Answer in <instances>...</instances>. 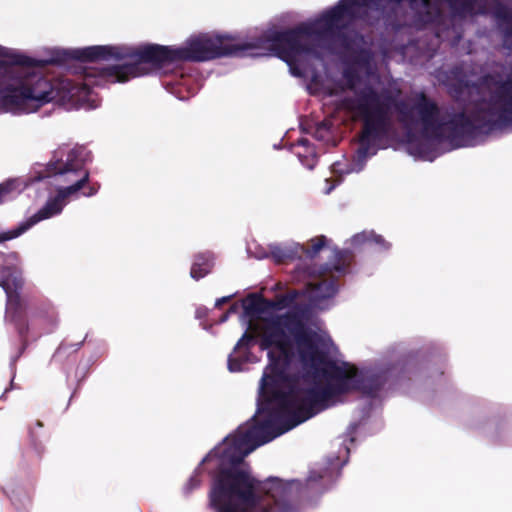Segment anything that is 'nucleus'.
I'll list each match as a JSON object with an SVG mask.
<instances>
[{
	"label": "nucleus",
	"mask_w": 512,
	"mask_h": 512,
	"mask_svg": "<svg viewBox=\"0 0 512 512\" xmlns=\"http://www.w3.org/2000/svg\"><path fill=\"white\" fill-rule=\"evenodd\" d=\"M0 62L13 64L0 82V114L35 113L54 100L72 103L84 99L78 93L88 94L73 87L69 79L50 82L34 67L24 65V57L15 49L0 46Z\"/></svg>",
	"instance_id": "7ed1b4c3"
},
{
	"label": "nucleus",
	"mask_w": 512,
	"mask_h": 512,
	"mask_svg": "<svg viewBox=\"0 0 512 512\" xmlns=\"http://www.w3.org/2000/svg\"><path fill=\"white\" fill-rule=\"evenodd\" d=\"M265 310L228 359L229 370L238 372L250 361L246 349L254 339L267 350L269 363L260 383L257 412L203 460L218 469L210 492L217 512H269V498L278 504L287 495L288 484L279 479L257 482L244 457L334 403L335 396L359 387L356 368L330 358L336 348L325 332L306 331L297 315L276 304L266 305Z\"/></svg>",
	"instance_id": "f257e3e1"
},
{
	"label": "nucleus",
	"mask_w": 512,
	"mask_h": 512,
	"mask_svg": "<svg viewBox=\"0 0 512 512\" xmlns=\"http://www.w3.org/2000/svg\"><path fill=\"white\" fill-rule=\"evenodd\" d=\"M298 148L305 149L304 153H302L301 151H297V155L300 158V161L307 168L312 169L316 165L314 149L309 145L308 141L304 139L299 141Z\"/></svg>",
	"instance_id": "f8f14e48"
},
{
	"label": "nucleus",
	"mask_w": 512,
	"mask_h": 512,
	"mask_svg": "<svg viewBox=\"0 0 512 512\" xmlns=\"http://www.w3.org/2000/svg\"><path fill=\"white\" fill-rule=\"evenodd\" d=\"M333 188H334V185L327 187V188L325 189V193H326V194L330 193V192L332 191V189H333Z\"/></svg>",
	"instance_id": "6ab92c4d"
},
{
	"label": "nucleus",
	"mask_w": 512,
	"mask_h": 512,
	"mask_svg": "<svg viewBox=\"0 0 512 512\" xmlns=\"http://www.w3.org/2000/svg\"><path fill=\"white\" fill-rule=\"evenodd\" d=\"M494 102L505 109L512 107V80L495 84Z\"/></svg>",
	"instance_id": "1a4fd4ad"
},
{
	"label": "nucleus",
	"mask_w": 512,
	"mask_h": 512,
	"mask_svg": "<svg viewBox=\"0 0 512 512\" xmlns=\"http://www.w3.org/2000/svg\"><path fill=\"white\" fill-rule=\"evenodd\" d=\"M357 115L364 120L362 144L367 143L383 130L386 120L384 107L375 98L366 99L358 108Z\"/></svg>",
	"instance_id": "0eeeda50"
},
{
	"label": "nucleus",
	"mask_w": 512,
	"mask_h": 512,
	"mask_svg": "<svg viewBox=\"0 0 512 512\" xmlns=\"http://www.w3.org/2000/svg\"><path fill=\"white\" fill-rule=\"evenodd\" d=\"M249 302H251L252 304H255L257 306V308H262V306H263V303L260 300L256 299L255 297H250L245 302L246 310L251 309Z\"/></svg>",
	"instance_id": "2eb2a0df"
},
{
	"label": "nucleus",
	"mask_w": 512,
	"mask_h": 512,
	"mask_svg": "<svg viewBox=\"0 0 512 512\" xmlns=\"http://www.w3.org/2000/svg\"><path fill=\"white\" fill-rule=\"evenodd\" d=\"M212 257L211 255H198L191 267V277L198 280L208 274L212 268Z\"/></svg>",
	"instance_id": "9b49d317"
},
{
	"label": "nucleus",
	"mask_w": 512,
	"mask_h": 512,
	"mask_svg": "<svg viewBox=\"0 0 512 512\" xmlns=\"http://www.w3.org/2000/svg\"><path fill=\"white\" fill-rule=\"evenodd\" d=\"M52 174L49 184L55 195H50L46 204L34 215L21 222L17 227L0 233V242L18 238L40 221L61 213L67 201L76 197L88 180V172L76 150H60L56 160L50 164Z\"/></svg>",
	"instance_id": "20e7f679"
},
{
	"label": "nucleus",
	"mask_w": 512,
	"mask_h": 512,
	"mask_svg": "<svg viewBox=\"0 0 512 512\" xmlns=\"http://www.w3.org/2000/svg\"><path fill=\"white\" fill-rule=\"evenodd\" d=\"M228 298L224 297V298H221V299H218L216 301V306H219L221 305L222 303H224Z\"/></svg>",
	"instance_id": "a211bd4d"
},
{
	"label": "nucleus",
	"mask_w": 512,
	"mask_h": 512,
	"mask_svg": "<svg viewBox=\"0 0 512 512\" xmlns=\"http://www.w3.org/2000/svg\"><path fill=\"white\" fill-rule=\"evenodd\" d=\"M352 244L359 245L365 242H374L377 245H380L381 247H388L385 244V241L382 239L381 236L375 235L373 232H362L359 234H356L351 239Z\"/></svg>",
	"instance_id": "ddd939ff"
},
{
	"label": "nucleus",
	"mask_w": 512,
	"mask_h": 512,
	"mask_svg": "<svg viewBox=\"0 0 512 512\" xmlns=\"http://www.w3.org/2000/svg\"><path fill=\"white\" fill-rule=\"evenodd\" d=\"M95 192H96L95 190H93V189H89V191H87V192H86V191H84V192H83V195H85V196H91V195L95 194Z\"/></svg>",
	"instance_id": "f3484780"
},
{
	"label": "nucleus",
	"mask_w": 512,
	"mask_h": 512,
	"mask_svg": "<svg viewBox=\"0 0 512 512\" xmlns=\"http://www.w3.org/2000/svg\"><path fill=\"white\" fill-rule=\"evenodd\" d=\"M238 48L235 37L218 32H207L189 36L180 46L105 45L77 49L73 51V57L92 62L94 66L86 71L85 83H72L73 87L85 89L88 92L87 95L79 93L84 99L78 101L75 99L72 103L86 109H93L98 106V101L91 92L90 85H98L102 81L126 82L131 78L147 75L167 64L183 61L204 62L233 54Z\"/></svg>",
	"instance_id": "f03ea898"
},
{
	"label": "nucleus",
	"mask_w": 512,
	"mask_h": 512,
	"mask_svg": "<svg viewBox=\"0 0 512 512\" xmlns=\"http://www.w3.org/2000/svg\"><path fill=\"white\" fill-rule=\"evenodd\" d=\"M332 171L334 173H350V172L355 171V169L354 168H350V169H347V170H343L341 168V164L340 163H334L333 166H332Z\"/></svg>",
	"instance_id": "dca6fc26"
},
{
	"label": "nucleus",
	"mask_w": 512,
	"mask_h": 512,
	"mask_svg": "<svg viewBox=\"0 0 512 512\" xmlns=\"http://www.w3.org/2000/svg\"><path fill=\"white\" fill-rule=\"evenodd\" d=\"M326 241L324 236L313 238L310 241V248L307 250V255L314 256L326 244Z\"/></svg>",
	"instance_id": "4468645a"
},
{
	"label": "nucleus",
	"mask_w": 512,
	"mask_h": 512,
	"mask_svg": "<svg viewBox=\"0 0 512 512\" xmlns=\"http://www.w3.org/2000/svg\"><path fill=\"white\" fill-rule=\"evenodd\" d=\"M402 121L412 129L422 130L425 136L438 135V129L441 126L438 110L423 95L420 96L409 115L402 112Z\"/></svg>",
	"instance_id": "39448f33"
},
{
	"label": "nucleus",
	"mask_w": 512,
	"mask_h": 512,
	"mask_svg": "<svg viewBox=\"0 0 512 512\" xmlns=\"http://www.w3.org/2000/svg\"><path fill=\"white\" fill-rule=\"evenodd\" d=\"M227 319V315H225L223 318H222V321H225Z\"/></svg>",
	"instance_id": "aec40b11"
},
{
	"label": "nucleus",
	"mask_w": 512,
	"mask_h": 512,
	"mask_svg": "<svg viewBox=\"0 0 512 512\" xmlns=\"http://www.w3.org/2000/svg\"><path fill=\"white\" fill-rule=\"evenodd\" d=\"M21 283L20 271L16 268L9 272V274H4L0 283L7 294L6 319L15 323L25 317L27 310V302L16 291H13V288L16 290L20 287Z\"/></svg>",
	"instance_id": "423d86ee"
},
{
	"label": "nucleus",
	"mask_w": 512,
	"mask_h": 512,
	"mask_svg": "<svg viewBox=\"0 0 512 512\" xmlns=\"http://www.w3.org/2000/svg\"><path fill=\"white\" fill-rule=\"evenodd\" d=\"M26 187V183L20 179H10L0 184V204L16 196Z\"/></svg>",
	"instance_id": "9d476101"
},
{
	"label": "nucleus",
	"mask_w": 512,
	"mask_h": 512,
	"mask_svg": "<svg viewBox=\"0 0 512 512\" xmlns=\"http://www.w3.org/2000/svg\"><path fill=\"white\" fill-rule=\"evenodd\" d=\"M421 157H422V159H429V160H431L430 158H427V157H425V156H421Z\"/></svg>",
	"instance_id": "412c9836"
},
{
	"label": "nucleus",
	"mask_w": 512,
	"mask_h": 512,
	"mask_svg": "<svg viewBox=\"0 0 512 512\" xmlns=\"http://www.w3.org/2000/svg\"><path fill=\"white\" fill-rule=\"evenodd\" d=\"M335 292L336 287L333 283L323 281L310 287L308 297L315 305L319 306L321 300L332 297Z\"/></svg>",
	"instance_id": "6e6552de"
}]
</instances>
